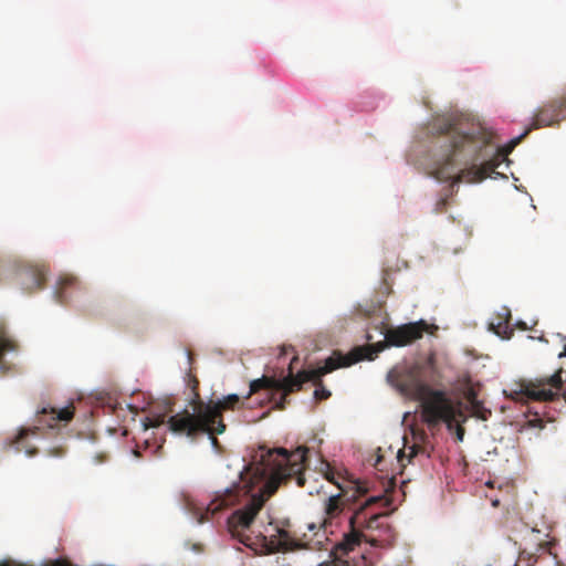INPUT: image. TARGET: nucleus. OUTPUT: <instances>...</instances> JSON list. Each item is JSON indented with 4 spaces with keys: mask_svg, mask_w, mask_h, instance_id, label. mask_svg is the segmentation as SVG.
<instances>
[{
    "mask_svg": "<svg viewBox=\"0 0 566 566\" xmlns=\"http://www.w3.org/2000/svg\"><path fill=\"white\" fill-rule=\"evenodd\" d=\"M427 436L424 433L421 434V440L424 441Z\"/></svg>",
    "mask_w": 566,
    "mask_h": 566,
    "instance_id": "obj_30",
    "label": "nucleus"
},
{
    "mask_svg": "<svg viewBox=\"0 0 566 566\" xmlns=\"http://www.w3.org/2000/svg\"><path fill=\"white\" fill-rule=\"evenodd\" d=\"M308 451L307 447H298L292 452L283 448L273 449L262 455V462L274 482L286 483L295 479L298 486H304L305 476L303 472Z\"/></svg>",
    "mask_w": 566,
    "mask_h": 566,
    "instance_id": "obj_6",
    "label": "nucleus"
},
{
    "mask_svg": "<svg viewBox=\"0 0 566 566\" xmlns=\"http://www.w3.org/2000/svg\"><path fill=\"white\" fill-rule=\"evenodd\" d=\"M19 275L23 284V289L29 293L40 290L44 285L45 273L43 269L29 268L21 271Z\"/></svg>",
    "mask_w": 566,
    "mask_h": 566,
    "instance_id": "obj_11",
    "label": "nucleus"
},
{
    "mask_svg": "<svg viewBox=\"0 0 566 566\" xmlns=\"http://www.w3.org/2000/svg\"><path fill=\"white\" fill-rule=\"evenodd\" d=\"M388 380L401 395L420 402L421 419L431 430L441 423H446L451 430L457 418L462 416L459 405L443 390L433 389L426 384L412 369H392L388 373Z\"/></svg>",
    "mask_w": 566,
    "mask_h": 566,
    "instance_id": "obj_2",
    "label": "nucleus"
},
{
    "mask_svg": "<svg viewBox=\"0 0 566 566\" xmlns=\"http://www.w3.org/2000/svg\"><path fill=\"white\" fill-rule=\"evenodd\" d=\"M364 537V531L356 527H349V532L344 535V541L340 546L346 552L353 551L357 545L360 544Z\"/></svg>",
    "mask_w": 566,
    "mask_h": 566,
    "instance_id": "obj_13",
    "label": "nucleus"
},
{
    "mask_svg": "<svg viewBox=\"0 0 566 566\" xmlns=\"http://www.w3.org/2000/svg\"><path fill=\"white\" fill-rule=\"evenodd\" d=\"M198 384H199V381L196 378H193V380H192V385H193L192 386V390L197 389Z\"/></svg>",
    "mask_w": 566,
    "mask_h": 566,
    "instance_id": "obj_27",
    "label": "nucleus"
},
{
    "mask_svg": "<svg viewBox=\"0 0 566 566\" xmlns=\"http://www.w3.org/2000/svg\"><path fill=\"white\" fill-rule=\"evenodd\" d=\"M361 497L357 499V502L352 505V515L349 517L348 524L349 527H356L361 531H365V527L368 523V515L370 512H374V506L376 504H381V506H388L389 501L386 500L384 496H369L365 500H360Z\"/></svg>",
    "mask_w": 566,
    "mask_h": 566,
    "instance_id": "obj_10",
    "label": "nucleus"
},
{
    "mask_svg": "<svg viewBox=\"0 0 566 566\" xmlns=\"http://www.w3.org/2000/svg\"><path fill=\"white\" fill-rule=\"evenodd\" d=\"M348 489H342V492L327 497L324 504V513L327 520L338 517L344 510L350 511L352 505L358 497H364L368 493V488L360 481L350 482Z\"/></svg>",
    "mask_w": 566,
    "mask_h": 566,
    "instance_id": "obj_9",
    "label": "nucleus"
},
{
    "mask_svg": "<svg viewBox=\"0 0 566 566\" xmlns=\"http://www.w3.org/2000/svg\"><path fill=\"white\" fill-rule=\"evenodd\" d=\"M336 475H337V474L335 473V471H334L329 465H327V470H326V472L324 473L325 479H326L327 481H329L331 483L335 484V485H336L340 491H342V489H348L349 486H345V485H343V484L338 481V479H337V476H336Z\"/></svg>",
    "mask_w": 566,
    "mask_h": 566,
    "instance_id": "obj_18",
    "label": "nucleus"
},
{
    "mask_svg": "<svg viewBox=\"0 0 566 566\" xmlns=\"http://www.w3.org/2000/svg\"><path fill=\"white\" fill-rule=\"evenodd\" d=\"M555 544L556 543L554 539L539 542L536 548V553L549 554L555 556V554L553 553V547L555 546Z\"/></svg>",
    "mask_w": 566,
    "mask_h": 566,
    "instance_id": "obj_17",
    "label": "nucleus"
},
{
    "mask_svg": "<svg viewBox=\"0 0 566 566\" xmlns=\"http://www.w3.org/2000/svg\"><path fill=\"white\" fill-rule=\"evenodd\" d=\"M64 453L65 450L62 447L49 450V454L53 457H62Z\"/></svg>",
    "mask_w": 566,
    "mask_h": 566,
    "instance_id": "obj_23",
    "label": "nucleus"
},
{
    "mask_svg": "<svg viewBox=\"0 0 566 566\" xmlns=\"http://www.w3.org/2000/svg\"><path fill=\"white\" fill-rule=\"evenodd\" d=\"M388 515V513L385 512H370L368 515V523L365 527V531H374V530H380L385 526L384 518Z\"/></svg>",
    "mask_w": 566,
    "mask_h": 566,
    "instance_id": "obj_15",
    "label": "nucleus"
},
{
    "mask_svg": "<svg viewBox=\"0 0 566 566\" xmlns=\"http://www.w3.org/2000/svg\"><path fill=\"white\" fill-rule=\"evenodd\" d=\"M464 429L460 426L457 427V438L459 441L463 440Z\"/></svg>",
    "mask_w": 566,
    "mask_h": 566,
    "instance_id": "obj_25",
    "label": "nucleus"
},
{
    "mask_svg": "<svg viewBox=\"0 0 566 566\" xmlns=\"http://www.w3.org/2000/svg\"><path fill=\"white\" fill-rule=\"evenodd\" d=\"M486 485H488V486H490V488H493V482L489 481V482L486 483Z\"/></svg>",
    "mask_w": 566,
    "mask_h": 566,
    "instance_id": "obj_29",
    "label": "nucleus"
},
{
    "mask_svg": "<svg viewBox=\"0 0 566 566\" xmlns=\"http://www.w3.org/2000/svg\"><path fill=\"white\" fill-rule=\"evenodd\" d=\"M280 536H281V538H283V539H284L285 537H287V532H285V531H281V532H280Z\"/></svg>",
    "mask_w": 566,
    "mask_h": 566,
    "instance_id": "obj_28",
    "label": "nucleus"
},
{
    "mask_svg": "<svg viewBox=\"0 0 566 566\" xmlns=\"http://www.w3.org/2000/svg\"><path fill=\"white\" fill-rule=\"evenodd\" d=\"M321 566H350V565L345 560L335 559L332 562H325Z\"/></svg>",
    "mask_w": 566,
    "mask_h": 566,
    "instance_id": "obj_21",
    "label": "nucleus"
},
{
    "mask_svg": "<svg viewBox=\"0 0 566 566\" xmlns=\"http://www.w3.org/2000/svg\"><path fill=\"white\" fill-rule=\"evenodd\" d=\"M148 420V423L145 424V428H157L159 427L161 423L165 422V417L164 416H156V417H153V418H147Z\"/></svg>",
    "mask_w": 566,
    "mask_h": 566,
    "instance_id": "obj_19",
    "label": "nucleus"
},
{
    "mask_svg": "<svg viewBox=\"0 0 566 566\" xmlns=\"http://www.w3.org/2000/svg\"><path fill=\"white\" fill-rule=\"evenodd\" d=\"M447 203H448L447 198L439 199L436 203L434 211L437 213L443 212L446 210Z\"/></svg>",
    "mask_w": 566,
    "mask_h": 566,
    "instance_id": "obj_20",
    "label": "nucleus"
},
{
    "mask_svg": "<svg viewBox=\"0 0 566 566\" xmlns=\"http://www.w3.org/2000/svg\"><path fill=\"white\" fill-rule=\"evenodd\" d=\"M203 433H205V432H199L197 436H199V434H203ZM206 433L209 436V438H210V440H211L212 446H213L214 448H217V447L219 446V441H218V439L216 438V434H219V433H218V432H214V431H213L212 433H210V432H206Z\"/></svg>",
    "mask_w": 566,
    "mask_h": 566,
    "instance_id": "obj_22",
    "label": "nucleus"
},
{
    "mask_svg": "<svg viewBox=\"0 0 566 566\" xmlns=\"http://www.w3.org/2000/svg\"><path fill=\"white\" fill-rule=\"evenodd\" d=\"M74 417V407L70 405L64 408L43 407L36 412V426L33 429H22L19 432L15 444L17 450L21 451L24 449L29 457H33L38 453L36 448H27L23 446V440L29 433L35 434L38 431L48 429L59 428L60 426L67 424Z\"/></svg>",
    "mask_w": 566,
    "mask_h": 566,
    "instance_id": "obj_7",
    "label": "nucleus"
},
{
    "mask_svg": "<svg viewBox=\"0 0 566 566\" xmlns=\"http://www.w3.org/2000/svg\"><path fill=\"white\" fill-rule=\"evenodd\" d=\"M241 402L238 395L231 394L217 401H198L193 407V413L184 412L171 416L168 419V428L171 432L195 439L199 432L223 433L226 424L222 413L226 410H234Z\"/></svg>",
    "mask_w": 566,
    "mask_h": 566,
    "instance_id": "obj_5",
    "label": "nucleus"
},
{
    "mask_svg": "<svg viewBox=\"0 0 566 566\" xmlns=\"http://www.w3.org/2000/svg\"><path fill=\"white\" fill-rule=\"evenodd\" d=\"M364 358L363 349L356 348L350 355L344 356L338 352H335L331 357L325 360L324 366L313 368L308 370L298 371L296 375L293 374L292 364L289 368V375L283 379H274L263 376L262 378L252 380L250 384V390L245 398H250L253 394H256L261 389L271 391L272 396H280V399L275 402L277 409H284L287 401V396L302 388V385L312 381L316 389L314 397L316 400H325L329 398L331 391L323 386L322 377L339 367H348Z\"/></svg>",
    "mask_w": 566,
    "mask_h": 566,
    "instance_id": "obj_3",
    "label": "nucleus"
},
{
    "mask_svg": "<svg viewBox=\"0 0 566 566\" xmlns=\"http://www.w3.org/2000/svg\"><path fill=\"white\" fill-rule=\"evenodd\" d=\"M76 284V279L72 276L61 277L55 290V298L60 304L66 303V290Z\"/></svg>",
    "mask_w": 566,
    "mask_h": 566,
    "instance_id": "obj_14",
    "label": "nucleus"
},
{
    "mask_svg": "<svg viewBox=\"0 0 566 566\" xmlns=\"http://www.w3.org/2000/svg\"><path fill=\"white\" fill-rule=\"evenodd\" d=\"M427 327L428 325L424 321H419L388 328L385 333V340L374 345L375 354L384 350L386 347H403L412 344L423 336Z\"/></svg>",
    "mask_w": 566,
    "mask_h": 566,
    "instance_id": "obj_8",
    "label": "nucleus"
},
{
    "mask_svg": "<svg viewBox=\"0 0 566 566\" xmlns=\"http://www.w3.org/2000/svg\"><path fill=\"white\" fill-rule=\"evenodd\" d=\"M252 486L248 482L233 483L222 492H217L214 497L207 505L205 513L198 517L200 524L210 521L220 511L233 506L241 502L242 497L249 496V502L243 509L237 510L228 520L229 531L233 537L238 538L245 546H250V536L245 531L250 528L255 516L264 505V496L260 491L254 494Z\"/></svg>",
    "mask_w": 566,
    "mask_h": 566,
    "instance_id": "obj_4",
    "label": "nucleus"
},
{
    "mask_svg": "<svg viewBox=\"0 0 566 566\" xmlns=\"http://www.w3.org/2000/svg\"><path fill=\"white\" fill-rule=\"evenodd\" d=\"M504 313L497 315V323H491V328L497 334L501 335L510 324L511 313L507 308H503Z\"/></svg>",
    "mask_w": 566,
    "mask_h": 566,
    "instance_id": "obj_16",
    "label": "nucleus"
},
{
    "mask_svg": "<svg viewBox=\"0 0 566 566\" xmlns=\"http://www.w3.org/2000/svg\"><path fill=\"white\" fill-rule=\"evenodd\" d=\"M491 503L494 507H497L500 505V501L497 499H492Z\"/></svg>",
    "mask_w": 566,
    "mask_h": 566,
    "instance_id": "obj_26",
    "label": "nucleus"
},
{
    "mask_svg": "<svg viewBox=\"0 0 566 566\" xmlns=\"http://www.w3.org/2000/svg\"><path fill=\"white\" fill-rule=\"evenodd\" d=\"M534 555H535V554L527 553V552H526V549H523V551L520 553V559H521V560H525V559H527V560H530V562H531V560L533 559Z\"/></svg>",
    "mask_w": 566,
    "mask_h": 566,
    "instance_id": "obj_24",
    "label": "nucleus"
},
{
    "mask_svg": "<svg viewBox=\"0 0 566 566\" xmlns=\"http://www.w3.org/2000/svg\"><path fill=\"white\" fill-rule=\"evenodd\" d=\"M406 447L400 450L398 452V461L400 463V465L402 468H405L407 465V463H410L411 462V459L419 455V454H424L427 458L430 457L429 452L427 451L426 447L423 446H420L418 443H415L412 446H410L408 449H409V453L407 454L406 453Z\"/></svg>",
    "mask_w": 566,
    "mask_h": 566,
    "instance_id": "obj_12",
    "label": "nucleus"
},
{
    "mask_svg": "<svg viewBox=\"0 0 566 566\" xmlns=\"http://www.w3.org/2000/svg\"><path fill=\"white\" fill-rule=\"evenodd\" d=\"M563 120H566V92L543 104L530 127L503 147L496 146L494 133L480 124H464L453 116L439 117L432 123L431 132L442 137V151L432 164L431 175L440 181L452 180V185L480 182L495 171L530 132Z\"/></svg>",
    "mask_w": 566,
    "mask_h": 566,
    "instance_id": "obj_1",
    "label": "nucleus"
}]
</instances>
